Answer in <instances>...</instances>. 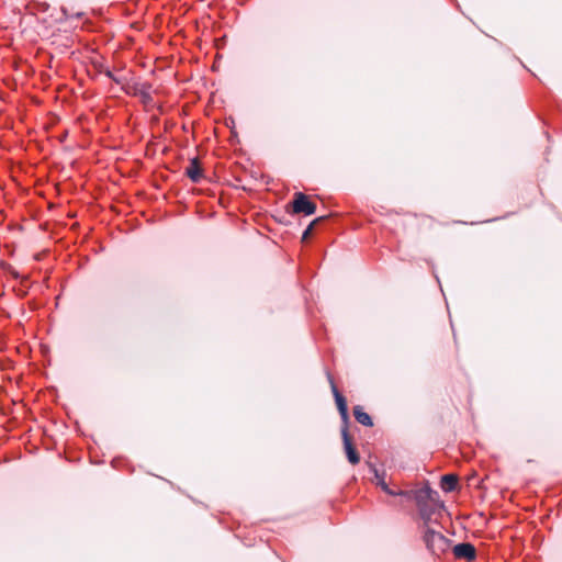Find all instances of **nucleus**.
Wrapping results in <instances>:
<instances>
[{
	"label": "nucleus",
	"instance_id": "obj_1",
	"mask_svg": "<svg viewBox=\"0 0 562 562\" xmlns=\"http://www.w3.org/2000/svg\"><path fill=\"white\" fill-rule=\"evenodd\" d=\"M427 549L436 557H440L449 549V540L440 532L426 527L423 536Z\"/></svg>",
	"mask_w": 562,
	"mask_h": 562
},
{
	"label": "nucleus",
	"instance_id": "obj_2",
	"mask_svg": "<svg viewBox=\"0 0 562 562\" xmlns=\"http://www.w3.org/2000/svg\"><path fill=\"white\" fill-rule=\"evenodd\" d=\"M437 498L438 493L431 490L428 485L414 492V499L423 519L430 518L431 509L429 508L428 504L437 503Z\"/></svg>",
	"mask_w": 562,
	"mask_h": 562
},
{
	"label": "nucleus",
	"instance_id": "obj_3",
	"mask_svg": "<svg viewBox=\"0 0 562 562\" xmlns=\"http://www.w3.org/2000/svg\"><path fill=\"white\" fill-rule=\"evenodd\" d=\"M127 94L138 97L140 101L148 105L153 102L151 86L147 82H133L124 87Z\"/></svg>",
	"mask_w": 562,
	"mask_h": 562
},
{
	"label": "nucleus",
	"instance_id": "obj_4",
	"mask_svg": "<svg viewBox=\"0 0 562 562\" xmlns=\"http://www.w3.org/2000/svg\"><path fill=\"white\" fill-rule=\"evenodd\" d=\"M293 213L312 215L316 211V204L312 202L307 195L302 192L294 193L292 201Z\"/></svg>",
	"mask_w": 562,
	"mask_h": 562
},
{
	"label": "nucleus",
	"instance_id": "obj_5",
	"mask_svg": "<svg viewBox=\"0 0 562 562\" xmlns=\"http://www.w3.org/2000/svg\"><path fill=\"white\" fill-rule=\"evenodd\" d=\"M341 434H342V440H344V448H345V452L348 458V461L353 465L358 464L360 462V456L357 452L355 446L352 445V441L348 434L347 428H344Z\"/></svg>",
	"mask_w": 562,
	"mask_h": 562
},
{
	"label": "nucleus",
	"instance_id": "obj_6",
	"mask_svg": "<svg viewBox=\"0 0 562 562\" xmlns=\"http://www.w3.org/2000/svg\"><path fill=\"white\" fill-rule=\"evenodd\" d=\"M453 554L457 559L473 561L476 557V550L473 544L463 542L453 547Z\"/></svg>",
	"mask_w": 562,
	"mask_h": 562
},
{
	"label": "nucleus",
	"instance_id": "obj_7",
	"mask_svg": "<svg viewBox=\"0 0 562 562\" xmlns=\"http://www.w3.org/2000/svg\"><path fill=\"white\" fill-rule=\"evenodd\" d=\"M329 382H330L331 391H333V394H334V397H335V401L337 404V408H338L342 419L346 420L348 418V407H347L346 398L341 395V393L337 389L334 380L330 376H329Z\"/></svg>",
	"mask_w": 562,
	"mask_h": 562
},
{
	"label": "nucleus",
	"instance_id": "obj_8",
	"mask_svg": "<svg viewBox=\"0 0 562 562\" xmlns=\"http://www.w3.org/2000/svg\"><path fill=\"white\" fill-rule=\"evenodd\" d=\"M188 178L195 183H199L203 178V170L199 164L198 158L190 160V165L186 169Z\"/></svg>",
	"mask_w": 562,
	"mask_h": 562
},
{
	"label": "nucleus",
	"instance_id": "obj_9",
	"mask_svg": "<svg viewBox=\"0 0 562 562\" xmlns=\"http://www.w3.org/2000/svg\"><path fill=\"white\" fill-rule=\"evenodd\" d=\"M374 476L376 479V484L386 494L392 495V496L401 495V496L412 497L413 492H405V491H402V490H392V488H390L389 485L386 484V482L384 481L383 475H380L378 470H374Z\"/></svg>",
	"mask_w": 562,
	"mask_h": 562
},
{
	"label": "nucleus",
	"instance_id": "obj_10",
	"mask_svg": "<svg viewBox=\"0 0 562 562\" xmlns=\"http://www.w3.org/2000/svg\"><path fill=\"white\" fill-rule=\"evenodd\" d=\"M353 416L356 420L363 426L370 427L373 425L370 415L366 413L361 406H356L353 408Z\"/></svg>",
	"mask_w": 562,
	"mask_h": 562
},
{
	"label": "nucleus",
	"instance_id": "obj_11",
	"mask_svg": "<svg viewBox=\"0 0 562 562\" xmlns=\"http://www.w3.org/2000/svg\"><path fill=\"white\" fill-rule=\"evenodd\" d=\"M440 485L445 492H452L458 485V476L454 474H446L441 477Z\"/></svg>",
	"mask_w": 562,
	"mask_h": 562
},
{
	"label": "nucleus",
	"instance_id": "obj_12",
	"mask_svg": "<svg viewBox=\"0 0 562 562\" xmlns=\"http://www.w3.org/2000/svg\"><path fill=\"white\" fill-rule=\"evenodd\" d=\"M317 221H318V220H316V222H317ZM314 224H315V221H314L313 223H311V224L307 226V228L304 231L303 236H302L303 240L307 239V237L311 235V233H312V231H313V227H314Z\"/></svg>",
	"mask_w": 562,
	"mask_h": 562
},
{
	"label": "nucleus",
	"instance_id": "obj_13",
	"mask_svg": "<svg viewBox=\"0 0 562 562\" xmlns=\"http://www.w3.org/2000/svg\"><path fill=\"white\" fill-rule=\"evenodd\" d=\"M105 76H106L108 78H110V79H113V78L115 77V76L112 74V71H110V70H106V71H105Z\"/></svg>",
	"mask_w": 562,
	"mask_h": 562
},
{
	"label": "nucleus",
	"instance_id": "obj_14",
	"mask_svg": "<svg viewBox=\"0 0 562 562\" xmlns=\"http://www.w3.org/2000/svg\"><path fill=\"white\" fill-rule=\"evenodd\" d=\"M112 80L117 85H122V80L117 77H114Z\"/></svg>",
	"mask_w": 562,
	"mask_h": 562
}]
</instances>
